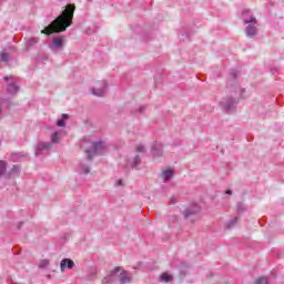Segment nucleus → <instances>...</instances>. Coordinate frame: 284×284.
<instances>
[{"mask_svg": "<svg viewBox=\"0 0 284 284\" xmlns=\"http://www.w3.org/2000/svg\"><path fill=\"white\" fill-rule=\"evenodd\" d=\"M74 10L77 7L74 4L67 6V10L62 11L50 26L41 31V34H53V32H65L70 26H72V19H74Z\"/></svg>", "mask_w": 284, "mask_h": 284, "instance_id": "1", "label": "nucleus"}, {"mask_svg": "<svg viewBox=\"0 0 284 284\" xmlns=\"http://www.w3.org/2000/svg\"><path fill=\"white\" fill-rule=\"evenodd\" d=\"M103 152H105V143L101 141L92 142L91 148L85 150L89 161H92L97 154H103Z\"/></svg>", "mask_w": 284, "mask_h": 284, "instance_id": "2", "label": "nucleus"}, {"mask_svg": "<svg viewBox=\"0 0 284 284\" xmlns=\"http://www.w3.org/2000/svg\"><path fill=\"white\" fill-rule=\"evenodd\" d=\"M122 270H123V267H121V266L115 267L113 271L110 272L109 275H106L102 280V283L103 284L115 283V281L120 280Z\"/></svg>", "mask_w": 284, "mask_h": 284, "instance_id": "3", "label": "nucleus"}, {"mask_svg": "<svg viewBox=\"0 0 284 284\" xmlns=\"http://www.w3.org/2000/svg\"><path fill=\"white\" fill-rule=\"evenodd\" d=\"M199 212H201V206L193 204L183 212L184 219H191V221H194L195 219H199Z\"/></svg>", "mask_w": 284, "mask_h": 284, "instance_id": "4", "label": "nucleus"}, {"mask_svg": "<svg viewBox=\"0 0 284 284\" xmlns=\"http://www.w3.org/2000/svg\"><path fill=\"white\" fill-rule=\"evenodd\" d=\"M4 81H8L7 92L8 94H17L19 92V85H17V79L14 77H4Z\"/></svg>", "mask_w": 284, "mask_h": 284, "instance_id": "5", "label": "nucleus"}, {"mask_svg": "<svg viewBox=\"0 0 284 284\" xmlns=\"http://www.w3.org/2000/svg\"><path fill=\"white\" fill-rule=\"evenodd\" d=\"M105 90H108V82L100 81L95 83V87L92 89V94L94 97H105Z\"/></svg>", "mask_w": 284, "mask_h": 284, "instance_id": "6", "label": "nucleus"}, {"mask_svg": "<svg viewBox=\"0 0 284 284\" xmlns=\"http://www.w3.org/2000/svg\"><path fill=\"white\" fill-rule=\"evenodd\" d=\"M236 103V100L235 99H232V98H226V99H223L221 102H220V105L221 108H223V110L225 112H231V110H234V104Z\"/></svg>", "mask_w": 284, "mask_h": 284, "instance_id": "7", "label": "nucleus"}, {"mask_svg": "<svg viewBox=\"0 0 284 284\" xmlns=\"http://www.w3.org/2000/svg\"><path fill=\"white\" fill-rule=\"evenodd\" d=\"M242 20L246 24L256 23V18L252 14V11H250V9H245L242 12Z\"/></svg>", "mask_w": 284, "mask_h": 284, "instance_id": "8", "label": "nucleus"}, {"mask_svg": "<svg viewBox=\"0 0 284 284\" xmlns=\"http://www.w3.org/2000/svg\"><path fill=\"white\" fill-rule=\"evenodd\" d=\"M141 165V155L135 153L131 160L128 161L125 168H139Z\"/></svg>", "mask_w": 284, "mask_h": 284, "instance_id": "9", "label": "nucleus"}, {"mask_svg": "<svg viewBox=\"0 0 284 284\" xmlns=\"http://www.w3.org/2000/svg\"><path fill=\"white\" fill-rule=\"evenodd\" d=\"M74 267V261L70 258H63L60 263L61 272H65V270H72Z\"/></svg>", "mask_w": 284, "mask_h": 284, "instance_id": "10", "label": "nucleus"}, {"mask_svg": "<svg viewBox=\"0 0 284 284\" xmlns=\"http://www.w3.org/2000/svg\"><path fill=\"white\" fill-rule=\"evenodd\" d=\"M119 282L121 284H130L132 283V275L122 268Z\"/></svg>", "mask_w": 284, "mask_h": 284, "instance_id": "11", "label": "nucleus"}, {"mask_svg": "<svg viewBox=\"0 0 284 284\" xmlns=\"http://www.w3.org/2000/svg\"><path fill=\"white\" fill-rule=\"evenodd\" d=\"M257 22H251L246 27V37H256L257 28H256Z\"/></svg>", "mask_w": 284, "mask_h": 284, "instance_id": "12", "label": "nucleus"}, {"mask_svg": "<svg viewBox=\"0 0 284 284\" xmlns=\"http://www.w3.org/2000/svg\"><path fill=\"white\" fill-rule=\"evenodd\" d=\"M153 156H163V144L155 142L152 146Z\"/></svg>", "mask_w": 284, "mask_h": 284, "instance_id": "13", "label": "nucleus"}, {"mask_svg": "<svg viewBox=\"0 0 284 284\" xmlns=\"http://www.w3.org/2000/svg\"><path fill=\"white\" fill-rule=\"evenodd\" d=\"M50 148H52V144L50 142H39L36 155L39 156V154H41L43 150H50Z\"/></svg>", "mask_w": 284, "mask_h": 284, "instance_id": "14", "label": "nucleus"}, {"mask_svg": "<svg viewBox=\"0 0 284 284\" xmlns=\"http://www.w3.org/2000/svg\"><path fill=\"white\" fill-rule=\"evenodd\" d=\"M161 176L164 181H170V179L174 176V171L172 169H166L162 172Z\"/></svg>", "mask_w": 284, "mask_h": 284, "instance_id": "15", "label": "nucleus"}, {"mask_svg": "<svg viewBox=\"0 0 284 284\" xmlns=\"http://www.w3.org/2000/svg\"><path fill=\"white\" fill-rule=\"evenodd\" d=\"M54 48H63V37H59V38H53V41H52Z\"/></svg>", "mask_w": 284, "mask_h": 284, "instance_id": "16", "label": "nucleus"}, {"mask_svg": "<svg viewBox=\"0 0 284 284\" xmlns=\"http://www.w3.org/2000/svg\"><path fill=\"white\" fill-rule=\"evenodd\" d=\"M79 172L80 174H90V166H88V164L80 163Z\"/></svg>", "mask_w": 284, "mask_h": 284, "instance_id": "17", "label": "nucleus"}, {"mask_svg": "<svg viewBox=\"0 0 284 284\" xmlns=\"http://www.w3.org/2000/svg\"><path fill=\"white\" fill-rule=\"evenodd\" d=\"M37 43H39V38H30L27 42H26V48L30 49L32 48V45H37Z\"/></svg>", "mask_w": 284, "mask_h": 284, "instance_id": "18", "label": "nucleus"}, {"mask_svg": "<svg viewBox=\"0 0 284 284\" xmlns=\"http://www.w3.org/2000/svg\"><path fill=\"white\" fill-rule=\"evenodd\" d=\"M160 278L164 283H170L171 281H173L174 277L170 273H162Z\"/></svg>", "mask_w": 284, "mask_h": 284, "instance_id": "19", "label": "nucleus"}, {"mask_svg": "<svg viewBox=\"0 0 284 284\" xmlns=\"http://www.w3.org/2000/svg\"><path fill=\"white\" fill-rule=\"evenodd\" d=\"M65 121H68V114H62V119L57 121L59 128H65Z\"/></svg>", "mask_w": 284, "mask_h": 284, "instance_id": "20", "label": "nucleus"}, {"mask_svg": "<svg viewBox=\"0 0 284 284\" xmlns=\"http://www.w3.org/2000/svg\"><path fill=\"white\" fill-rule=\"evenodd\" d=\"M255 284H270L267 277H260L255 281Z\"/></svg>", "mask_w": 284, "mask_h": 284, "instance_id": "21", "label": "nucleus"}, {"mask_svg": "<svg viewBox=\"0 0 284 284\" xmlns=\"http://www.w3.org/2000/svg\"><path fill=\"white\" fill-rule=\"evenodd\" d=\"M48 265H50V260H42L39 264V267L43 270L48 267Z\"/></svg>", "mask_w": 284, "mask_h": 284, "instance_id": "22", "label": "nucleus"}, {"mask_svg": "<svg viewBox=\"0 0 284 284\" xmlns=\"http://www.w3.org/2000/svg\"><path fill=\"white\" fill-rule=\"evenodd\" d=\"M4 173H6V162L0 161V176H3Z\"/></svg>", "mask_w": 284, "mask_h": 284, "instance_id": "23", "label": "nucleus"}, {"mask_svg": "<svg viewBox=\"0 0 284 284\" xmlns=\"http://www.w3.org/2000/svg\"><path fill=\"white\" fill-rule=\"evenodd\" d=\"M51 141H52V143H59V133L58 132H54L51 135Z\"/></svg>", "mask_w": 284, "mask_h": 284, "instance_id": "24", "label": "nucleus"}, {"mask_svg": "<svg viewBox=\"0 0 284 284\" xmlns=\"http://www.w3.org/2000/svg\"><path fill=\"white\" fill-rule=\"evenodd\" d=\"M237 222H239V217H234L227 223V227H234V225H236Z\"/></svg>", "mask_w": 284, "mask_h": 284, "instance_id": "25", "label": "nucleus"}, {"mask_svg": "<svg viewBox=\"0 0 284 284\" xmlns=\"http://www.w3.org/2000/svg\"><path fill=\"white\" fill-rule=\"evenodd\" d=\"M1 61H4V62L10 61V55H8V53H1Z\"/></svg>", "mask_w": 284, "mask_h": 284, "instance_id": "26", "label": "nucleus"}, {"mask_svg": "<svg viewBox=\"0 0 284 284\" xmlns=\"http://www.w3.org/2000/svg\"><path fill=\"white\" fill-rule=\"evenodd\" d=\"M136 152H138V153H143V152H145V146H143V144H139V145L136 146Z\"/></svg>", "mask_w": 284, "mask_h": 284, "instance_id": "27", "label": "nucleus"}, {"mask_svg": "<svg viewBox=\"0 0 284 284\" xmlns=\"http://www.w3.org/2000/svg\"><path fill=\"white\" fill-rule=\"evenodd\" d=\"M124 183H123V180H116L115 181V187H124Z\"/></svg>", "mask_w": 284, "mask_h": 284, "instance_id": "28", "label": "nucleus"}, {"mask_svg": "<svg viewBox=\"0 0 284 284\" xmlns=\"http://www.w3.org/2000/svg\"><path fill=\"white\" fill-rule=\"evenodd\" d=\"M231 78L233 79V81L236 80V72L235 71L231 72Z\"/></svg>", "mask_w": 284, "mask_h": 284, "instance_id": "29", "label": "nucleus"}, {"mask_svg": "<svg viewBox=\"0 0 284 284\" xmlns=\"http://www.w3.org/2000/svg\"><path fill=\"white\" fill-rule=\"evenodd\" d=\"M237 212H243V204L240 203V204L237 205Z\"/></svg>", "mask_w": 284, "mask_h": 284, "instance_id": "30", "label": "nucleus"}, {"mask_svg": "<svg viewBox=\"0 0 284 284\" xmlns=\"http://www.w3.org/2000/svg\"><path fill=\"white\" fill-rule=\"evenodd\" d=\"M225 193L229 194V195H231V194H232V190H226Z\"/></svg>", "mask_w": 284, "mask_h": 284, "instance_id": "31", "label": "nucleus"}, {"mask_svg": "<svg viewBox=\"0 0 284 284\" xmlns=\"http://www.w3.org/2000/svg\"><path fill=\"white\" fill-rule=\"evenodd\" d=\"M241 92H245V89H241Z\"/></svg>", "mask_w": 284, "mask_h": 284, "instance_id": "32", "label": "nucleus"}, {"mask_svg": "<svg viewBox=\"0 0 284 284\" xmlns=\"http://www.w3.org/2000/svg\"><path fill=\"white\" fill-rule=\"evenodd\" d=\"M140 112H143V108H140Z\"/></svg>", "mask_w": 284, "mask_h": 284, "instance_id": "33", "label": "nucleus"}, {"mask_svg": "<svg viewBox=\"0 0 284 284\" xmlns=\"http://www.w3.org/2000/svg\"><path fill=\"white\" fill-rule=\"evenodd\" d=\"M0 112H1V106H0Z\"/></svg>", "mask_w": 284, "mask_h": 284, "instance_id": "34", "label": "nucleus"}]
</instances>
